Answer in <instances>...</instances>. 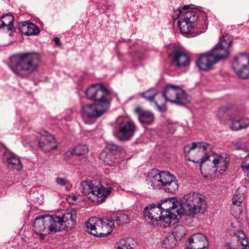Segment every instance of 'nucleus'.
<instances>
[{"instance_id": "obj_1", "label": "nucleus", "mask_w": 249, "mask_h": 249, "mask_svg": "<svg viewBox=\"0 0 249 249\" xmlns=\"http://www.w3.org/2000/svg\"><path fill=\"white\" fill-rule=\"evenodd\" d=\"M159 205L165 216L164 222L169 225L178 216L203 214L207 208L204 196L197 192L186 194L180 201L168 198L161 200Z\"/></svg>"}, {"instance_id": "obj_2", "label": "nucleus", "mask_w": 249, "mask_h": 249, "mask_svg": "<svg viewBox=\"0 0 249 249\" xmlns=\"http://www.w3.org/2000/svg\"><path fill=\"white\" fill-rule=\"evenodd\" d=\"M86 97L95 103L82 106L81 114L84 122L92 124L103 115L110 107L112 99L110 92L102 84H93L85 91Z\"/></svg>"}, {"instance_id": "obj_3", "label": "nucleus", "mask_w": 249, "mask_h": 249, "mask_svg": "<svg viewBox=\"0 0 249 249\" xmlns=\"http://www.w3.org/2000/svg\"><path fill=\"white\" fill-rule=\"evenodd\" d=\"M76 217L75 212H68L61 216L49 214L39 215L35 219L34 230L41 239H44L52 232L73 228L76 225Z\"/></svg>"}, {"instance_id": "obj_4", "label": "nucleus", "mask_w": 249, "mask_h": 249, "mask_svg": "<svg viewBox=\"0 0 249 249\" xmlns=\"http://www.w3.org/2000/svg\"><path fill=\"white\" fill-rule=\"evenodd\" d=\"M40 63L41 56L37 53H18L9 57L8 66L17 76L25 78L36 71Z\"/></svg>"}, {"instance_id": "obj_5", "label": "nucleus", "mask_w": 249, "mask_h": 249, "mask_svg": "<svg viewBox=\"0 0 249 249\" xmlns=\"http://www.w3.org/2000/svg\"><path fill=\"white\" fill-rule=\"evenodd\" d=\"M193 5H184L181 9H178L174 11L173 18H179L178 25L180 33L184 36L191 37L196 36L199 33L197 31L201 21L198 20V16L193 10H188Z\"/></svg>"}, {"instance_id": "obj_6", "label": "nucleus", "mask_w": 249, "mask_h": 249, "mask_svg": "<svg viewBox=\"0 0 249 249\" xmlns=\"http://www.w3.org/2000/svg\"><path fill=\"white\" fill-rule=\"evenodd\" d=\"M146 179L149 185L153 189H161L168 193L174 194L178 188L176 177L169 172L152 169Z\"/></svg>"}, {"instance_id": "obj_7", "label": "nucleus", "mask_w": 249, "mask_h": 249, "mask_svg": "<svg viewBox=\"0 0 249 249\" xmlns=\"http://www.w3.org/2000/svg\"><path fill=\"white\" fill-rule=\"evenodd\" d=\"M80 190L83 195L88 197L94 204L104 202L110 194L111 188L102 186L100 182L87 179L80 183Z\"/></svg>"}, {"instance_id": "obj_8", "label": "nucleus", "mask_w": 249, "mask_h": 249, "mask_svg": "<svg viewBox=\"0 0 249 249\" xmlns=\"http://www.w3.org/2000/svg\"><path fill=\"white\" fill-rule=\"evenodd\" d=\"M229 157L226 154L217 155L211 153L208 155L205 160L200 163V170L205 177L211 176L217 171H225L229 163Z\"/></svg>"}, {"instance_id": "obj_9", "label": "nucleus", "mask_w": 249, "mask_h": 249, "mask_svg": "<svg viewBox=\"0 0 249 249\" xmlns=\"http://www.w3.org/2000/svg\"><path fill=\"white\" fill-rule=\"evenodd\" d=\"M86 231L94 236L102 237L109 235L113 231V221L107 218L91 217L85 223Z\"/></svg>"}, {"instance_id": "obj_10", "label": "nucleus", "mask_w": 249, "mask_h": 249, "mask_svg": "<svg viewBox=\"0 0 249 249\" xmlns=\"http://www.w3.org/2000/svg\"><path fill=\"white\" fill-rule=\"evenodd\" d=\"M211 148V144L205 142H193L192 145H186L184 152L188 160L195 163L202 162L208 155L213 153Z\"/></svg>"}, {"instance_id": "obj_11", "label": "nucleus", "mask_w": 249, "mask_h": 249, "mask_svg": "<svg viewBox=\"0 0 249 249\" xmlns=\"http://www.w3.org/2000/svg\"><path fill=\"white\" fill-rule=\"evenodd\" d=\"M163 92L166 99L172 103L179 106H185L190 103L186 92L178 86L168 84Z\"/></svg>"}, {"instance_id": "obj_12", "label": "nucleus", "mask_w": 249, "mask_h": 249, "mask_svg": "<svg viewBox=\"0 0 249 249\" xmlns=\"http://www.w3.org/2000/svg\"><path fill=\"white\" fill-rule=\"evenodd\" d=\"M167 53L172 66L181 69L190 65V59L189 56L175 44L168 46Z\"/></svg>"}, {"instance_id": "obj_13", "label": "nucleus", "mask_w": 249, "mask_h": 249, "mask_svg": "<svg viewBox=\"0 0 249 249\" xmlns=\"http://www.w3.org/2000/svg\"><path fill=\"white\" fill-rule=\"evenodd\" d=\"M232 37L229 34L223 35L219 42L210 52L217 62L227 58L231 51Z\"/></svg>"}, {"instance_id": "obj_14", "label": "nucleus", "mask_w": 249, "mask_h": 249, "mask_svg": "<svg viewBox=\"0 0 249 249\" xmlns=\"http://www.w3.org/2000/svg\"><path fill=\"white\" fill-rule=\"evenodd\" d=\"M232 68L235 73L241 78H249V56L240 54L234 58Z\"/></svg>"}, {"instance_id": "obj_15", "label": "nucleus", "mask_w": 249, "mask_h": 249, "mask_svg": "<svg viewBox=\"0 0 249 249\" xmlns=\"http://www.w3.org/2000/svg\"><path fill=\"white\" fill-rule=\"evenodd\" d=\"M137 130V126L133 121H123L119 125L116 137L120 141H129L134 136Z\"/></svg>"}, {"instance_id": "obj_16", "label": "nucleus", "mask_w": 249, "mask_h": 249, "mask_svg": "<svg viewBox=\"0 0 249 249\" xmlns=\"http://www.w3.org/2000/svg\"><path fill=\"white\" fill-rule=\"evenodd\" d=\"M247 190V188L245 186L241 185L235 191L231 208V212L235 217L238 216L242 213L241 204L245 197V194Z\"/></svg>"}, {"instance_id": "obj_17", "label": "nucleus", "mask_w": 249, "mask_h": 249, "mask_svg": "<svg viewBox=\"0 0 249 249\" xmlns=\"http://www.w3.org/2000/svg\"><path fill=\"white\" fill-rule=\"evenodd\" d=\"M120 148L114 143L108 144L106 149L101 153L100 159L104 161L105 164L111 166L115 162L116 159V155Z\"/></svg>"}, {"instance_id": "obj_18", "label": "nucleus", "mask_w": 249, "mask_h": 249, "mask_svg": "<svg viewBox=\"0 0 249 249\" xmlns=\"http://www.w3.org/2000/svg\"><path fill=\"white\" fill-rule=\"evenodd\" d=\"M209 242L206 235L196 233L192 235L188 239L186 249H208Z\"/></svg>"}, {"instance_id": "obj_19", "label": "nucleus", "mask_w": 249, "mask_h": 249, "mask_svg": "<svg viewBox=\"0 0 249 249\" xmlns=\"http://www.w3.org/2000/svg\"><path fill=\"white\" fill-rule=\"evenodd\" d=\"M4 148L5 151L3 158L4 161L7 163L8 167L18 171L22 169L23 165L19 157L6 147H4Z\"/></svg>"}, {"instance_id": "obj_20", "label": "nucleus", "mask_w": 249, "mask_h": 249, "mask_svg": "<svg viewBox=\"0 0 249 249\" xmlns=\"http://www.w3.org/2000/svg\"><path fill=\"white\" fill-rule=\"evenodd\" d=\"M38 144L40 147L45 152L55 150L58 147L54 138L46 131H44L43 134H41Z\"/></svg>"}, {"instance_id": "obj_21", "label": "nucleus", "mask_w": 249, "mask_h": 249, "mask_svg": "<svg viewBox=\"0 0 249 249\" xmlns=\"http://www.w3.org/2000/svg\"><path fill=\"white\" fill-rule=\"evenodd\" d=\"M218 62L209 51L200 56L196 63L199 69L208 71L213 69V66Z\"/></svg>"}, {"instance_id": "obj_22", "label": "nucleus", "mask_w": 249, "mask_h": 249, "mask_svg": "<svg viewBox=\"0 0 249 249\" xmlns=\"http://www.w3.org/2000/svg\"><path fill=\"white\" fill-rule=\"evenodd\" d=\"M144 216L153 221H163L164 216L162 210L159 204L157 205L152 204L149 207H146L144 209Z\"/></svg>"}, {"instance_id": "obj_23", "label": "nucleus", "mask_w": 249, "mask_h": 249, "mask_svg": "<svg viewBox=\"0 0 249 249\" xmlns=\"http://www.w3.org/2000/svg\"><path fill=\"white\" fill-rule=\"evenodd\" d=\"M14 18L13 16L6 14L0 18V29L6 28L7 31H11L9 35L12 36V32H15L16 29L13 25Z\"/></svg>"}, {"instance_id": "obj_24", "label": "nucleus", "mask_w": 249, "mask_h": 249, "mask_svg": "<svg viewBox=\"0 0 249 249\" xmlns=\"http://www.w3.org/2000/svg\"><path fill=\"white\" fill-rule=\"evenodd\" d=\"M135 112L138 115L139 120L141 123L150 124L154 120V114L148 111L143 110L141 107H136Z\"/></svg>"}, {"instance_id": "obj_25", "label": "nucleus", "mask_w": 249, "mask_h": 249, "mask_svg": "<svg viewBox=\"0 0 249 249\" xmlns=\"http://www.w3.org/2000/svg\"><path fill=\"white\" fill-rule=\"evenodd\" d=\"M249 127V118L246 116H242L233 120L230 125L231 130L237 131L246 129Z\"/></svg>"}, {"instance_id": "obj_26", "label": "nucleus", "mask_w": 249, "mask_h": 249, "mask_svg": "<svg viewBox=\"0 0 249 249\" xmlns=\"http://www.w3.org/2000/svg\"><path fill=\"white\" fill-rule=\"evenodd\" d=\"M19 30L21 33L27 35H38L40 30L39 28L34 23L26 21L19 27Z\"/></svg>"}, {"instance_id": "obj_27", "label": "nucleus", "mask_w": 249, "mask_h": 249, "mask_svg": "<svg viewBox=\"0 0 249 249\" xmlns=\"http://www.w3.org/2000/svg\"><path fill=\"white\" fill-rule=\"evenodd\" d=\"M89 152V148L86 145H78L75 146V147L71 151H68L66 152V154H70L71 155L76 156H83V159L85 160H87V157L85 156Z\"/></svg>"}, {"instance_id": "obj_28", "label": "nucleus", "mask_w": 249, "mask_h": 249, "mask_svg": "<svg viewBox=\"0 0 249 249\" xmlns=\"http://www.w3.org/2000/svg\"><path fill=\"white\" fill-rule=\"evenodd\" d=\"M167 101L163 95V92L162 93L157 92L153 102L160 111L164 112L166 110V103Z\"/></svg>"}, {"instance_id": "obj_29", "label": "nucleus", "mask_w": 249, "mask_h": 249, "mask_svg": "<svg viewBox=\"0 0 249 249\" xmlns=\"http://www.w3.org/2000/svg\"><path fill=\"white\" fill-rule=\"evenodd\" d=\"M187 233L186 228L183 225H177L172 230V234L178 240H180Z\"/></svg>"}, {"instance_id": "obj_30", "label": "nucleus", "mask_w": 249, "mask_h": 249, "mask_svg": "<svg viewBox=\"0 0 249 249\" xmlns=\"http://www.w3.org/2000/svg\"><path fill=\"white\" fill-rule=\"evenodd\" d=\"M178 240L175 238L174 235L171 233H168L163 239L161 242L162 247L165 249H172L175 247Z\"/></svg>"}, {"instance_id": "obj_31", "label": "nucleus", "mask_w": 249, "mask_h": 249, "mask_svg": "<svg viewBox=\"0 0 249 249\" xmlns=\"http://www.w3.org/2000/svg\"><path fill=\"white\" fill-rule=\"evenodd\" d=\"M157 92L155 89L152 88L142 92L141 93V95L150 102H152L157 94Z\"/></svg>"}, {"instance_id": "obj_32", "label": "nucleus", "mask_w": 249, "mask_h": 249, "mask_svg": "<svg viewBox=\"0 0 249 249\" xmlns=\"http://www.w3.org/2000/svg\"><path fill=\"white\" fill-rule=\"evenodd\" d=\"M236 236L238 239V243H240L243 247L241 249H245V247L248 245V241L244 232L242 231H238L236 233Z\"/></svg>"}, {"instance_id": "obj_33", "label": "nucleus", "mask_w": 249, "mask_h": 249, "mask_svg": "<svg viewBox=\"0 0 249 249\" xmlns=\"http://www.w3.org/2000/svg\"><path fill=\"white\" fill-rule=\"evenodd\" d=\"M111 220L113 222L115 221L117 224L120 225L129 223L130 218L127 215L124 213H121L118 216H114V219Z\"/></svg>"}, {"instance_id": "obj_34", "label": "nucleus", "mask_w": 249, "mask_h": 249, "mask_svg": "<svg viewBox=\"0 0 249 249\" xmlns=\"http://www.w3.org/2000/svg\"><path fill=\"white\" fill-rule=\"evenodd\" d=\"M241 166L243 171L245 173V176L249 178V154L245 157V160L242 162Z\"/></svg>"}, {"instance_id": "obj_35", "label": "nucleus", "mask_w": 249, "mask_h": 249, "mask_svg": "<svg viewBox=\"0 0 249 249\" xmlns=\"http://www.w3.org/2000/svg\"><path fill=\"white\" fill-rule=\"evenodd\" d=\"M116 249H134V248L128 242L124 241L117 247Z\"/></svg>"}, {"instance_id": "obj_36", "label": "nucleus", "mask_w": 249, "mask_h": 249, "mask_svg": "<svg viewBox=\"0 0 249 249\" xmlns=\"http://www.w3.org/2000/svg\"><path fill=\"white\" fill-rule=\"evenodd\" d=\"M55 181L57 184L61 186H64L68 183V180L67 179L61 177L56 178Z\"/></svg>"}, {"instance_id": "obj_37", "label": "nucleus", "mask_w": 249, "mask_h": 249, "mask_svg": "<svg viewBox=\"0 0 249 249\" xmlns=\"http://www.w3.org/2000/svg\"><path fill=\"white\" fill-rule=\"evenodd\" d=\"M167 129H168L169 133L173 134L176 130V126L175 125L172 124L170 123L167 126Z\"/></svg>"}, {"instance_id": "obj_38", "label": "nucleus", "mask_w": 249, "mask_h": 249, "mask_svg": "<svg viewBox=\"0 0 249 249\" xmlns=\"http://www.w3.org/2000/svg\"><path fill=\"white\" fill-rule=\"evenodd\" d=\"M53 40H54V42L55 43V44L57 45V46H60L61 45V42H60V39L59 37H55L53 39Z\"/></svg>"}, {"instance_id": "obj_39", "label": "nucleus", "mask_w": 249, "mask_h": 249, "mask_svg": "<svg viewBox=\"0 0 249 249\" xmlns=\"http://www.w3.org/2000/svg\"><path fill=\"white\" fill-rule=\"evenodd\" d=\"M223 109H222V108H221V109H219V113H218V115L219 116V117H222L221 116H220V115H219V113H220L221 112L223 111Z\"/></svg>"}, {"instance_id": "obj_40", "label": "nucleus", "mask_w": 249, "mask_h": 249, "mask_svg": "<svg viewBox=\"0 0 249 249\" xmlns=\"http://www.w3.org/2000/svg\"><path fill=\"white\" fill-rule=\"evenodd\" d=\"M77 199V197L76 196H73V200L76 201Z\"/></svg>"}, {"instance_id": "obj_41", "label": "nucleus", "mask_w": 249, "mask_h": 249, "mask_svg": "<svg viewBox=\"0 0 249 249\" xmlns=\"http://www.w3.org/2000/svg\"><path fill=\"white\" fill-rule=\"evenodd\" d=\"M203 31H200V33L203 32L204 31V30H205V28H203Z\"/></svg>"}]
</instances>
